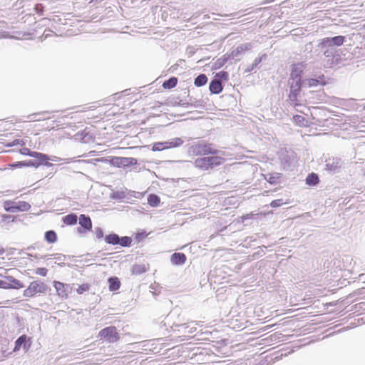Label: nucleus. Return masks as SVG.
I'll return each mask as SVG.
<instances>
[{"instance_id": "nucleus-1", "label": "nucleus", "mask_w": 365, "mask_h": 365, "mask_svg": "<svg viewBox=\"0 0 365 365\" xmlns=\"http://www.w3.org/2000/svg\"><path fill=\"white\" fill-rule=\"evenodd\" d=\"M225 155H212V156H206L197 158L194 162L195 166L202 170H207L209 169H213L215 167L222 165L225 158Z\"/></svg>"}, {"instance_id": "nucleus-2", "label": "nucleus", "mask_w": 365, "mask_h": 365, "mask_svg": "<svg viewBox=\"0 0 365 365\" xmlns=\"http://www.w3.org/2000/svg\"><path fill=\"white\" fill-rule=\"evenodd\" d=\"M189 153L195 155H225V151L216 149L211 143H198L190 146Z\"/></svg>"}, {"instance_id": "nucleus-3", "label": "nucleus", "mask_w": 365, "mask_h": 365, "mask_svg": "<svg viewBox=\"0 0 365 365\" xmlns=\"http://www.w3.org/2000/svg\"><path fill=\"white\" fill-rule=\"evenodd\" d=\"M101 162H108L110 165L117 168H125L137 164V160L134 158L128 157H109L108 159L101 158L98 160Z\"/></svg>"}, {"instance_id": "nucleus-4", "label": "nucleus", "mask_w": 365, "mask_h": 365, "mask_svg": "<svg viewBox=\"0 0 365 365\" xmlns=\"http://www.w3.org/2000/svg\"><path fill=\"white\" fill-rule=\"evenodd\" d=\"M288 86L289 88L288 100L294 106L301 105L299 101V97L300 96L302 92V82L288 81Z\"/></svg>"}, {"instance_id": "nucleus-5", "label": "nucleus", "mask_w": 365, "mask_h": 365, "mask_svg": "<svg viewBox=\"0 0 365 365\" xmlns=\"http://www.w3.org/2000/svg\"><path fill=\"white\" fill-rule=\"evenodd\" d=\"M185 143L182 138H174L164 142H157L153 143V151H162L166 149L175 148L180 147Z\"/></svg>"}, {"instance_id": "nucleus-6", "label": "nucleus", "mask_w": 365, "mask_h": 365, "mask_svg": "<svg viewBox=\"0 0 365 365\" xmlns=\"http://www.w3.org/2000/svg\"><path fill=\"white\" fill-rule=\"evenodd\" d=\"M4 208L9 212H18L28 211L31 208L29 202L25 201L6 200L4 202Z\"/></svg>"}, {"instance_id": "nucleus-7", "label": "nucleus", "mask_w": 365, "mask_h": 365, "mask_svg": "<svg viewBox=\"0 0 365 365\" xmlns=\"http://www.w3.org/2000/svg\"><path fill=\"white\" fill-rule=\"evenodd\" d=\"M46 285L41 281H34L30 283L29 287L24 291V297H32L36 294L45 293Z\"/></svg>"}, {"instance_id": "nucleus-8", "label": "nucleus", "mask_w": 365, "mask_h": 365, "mask_svg": "<svg viewBox=\"0 0 365 365\" xmlns=\"http://www.w3.org/2000/svg\"><path fill=\"white\" fill-rule=\"evenodd\" d=\"M99 336L103 338L108 343H115L120 339V335L113 326H110L101 329Z\"/></svg>"}, {"instance_id": "nucleus-9", "label": "nucleus", "mask_w": 365, "mask_h": 365, "mask_svg": "<svg viewBox=\"0 0 365 365\" xmlns=\"http://www.w3.org/2000/svg\"><path fill=\"white\" fill-rule=\"evenodd\" d=\"M345 37L343 36H336L334 37H327L322 39L321 45L322 48H334V46H339L344 42Z\"/></svg>"}, {"instance_id": "nucleus-10", "label": "nucleus", "mask_w": 365, "mask_h": 365, "mask_svg": "<svg viewBox=\"0 0 365 365\" xmlns=\"http://www.w3.org/2000/svg\"><path fill=\"white\" fill-rule=\"evenodd\" d=\"M304 70V65L302 63H294L292 66L290 76L288 81H302V74Z\"/></svg>"}, {"instance_id": "nucleus-11", "label": "nucleus", "mask_w": 365, "mask_h": 365, "mask_svg": "<svg viewBox=\"0 0 365 365\" xmlns=\"http://www.w3.org/2000/svg\"><path fill=\"white\" fill-rule=\"evenodd\" d=\"M78 219L80 225V227L77 229L78 233H84L91 230L92 221L89 216L81 214Z\"/></svg>"}, {"instance_id": "nucleus-12", "label": "nucleus", "mask_w": 365, "mask_h": 365, "mask_svg": "<svg viewBox=\"0 0 365 365\" xmlns=\"http://www.w3.org/2000/svg\"><path fill=\"white\" fill-rule=\"evenodd\" d=\"M19 153L24 155H28V156L32 157L34 158H37V159L40 160L41 161H43V160H52L46 154L36 152V151H32L27 148H23L20 149Z\"/></svg>"}, {"instance_id": "nucleus-13", "label": "nucleus", "mask_w": 365, "mask_h": 365, "mask_svg": "<svg viewBox=\"0 0 365 365\" xmlns=\"http://www.w3.org/2000/svg\"><path fill=\"white\" fill-rule=\"evenodd\" d=\"M326 169L330 172H336L341 166V160L336 157L329 158L325 160Z\"/></svg>"}, {"instance_id": "nucleus-14", "label": "nucleus", "mask_w": 365, "mask_h": 365, "mask_svg": "<svg viewBox=\"0 0 365 365\" xmlns=\"http://www.w3.org/2000/svg\"><path fill=\"white\" fill-rule=\"evenodd\" d=\"M252 48V43H245L239 45L235 49L232 50L230 54V57L232 59L239 57L245 51L250 50Z\"/></svg>"}, {"instance_id": "nucleus-15", "label": "nucleus", "mask_w": 365, "mask_h": 365, "mask_svg": "<svg viewBox=\"0 0 365 365\" xmlns=\"http://www.w3.org/2000/svg\"><path fill=\"white\" fill-rule=\"evenodd\" d=\"M54 287L59 297L66 298L69 292V286L60 282H54Z\"/></svg>"}, {"instance_id": "nucleus-16", "label": "nucleus", "mask_w": 365, "mask_h": 365, "mask_svg": "<svg viewBox=\"0 0 365 365\" xmlns=\"http://www.w3.org/2000/svg\"><path fill=\"white\" fill-rule=\"evenodd\" d=\"M187 260L186 255L182 252H175L170 257L172 264L175 266L182 265Z\"/></svg>"}, {"instance_id": "nucleus-17", "label": "nucleus", "mask_w": 365, "mask_h": 365, "mask_svg": "<svg viewBox=\"0 0 365 365\" xmlns=\"http://www.w3.org/2000/svg\"><path fill=\"white\" fill-rule=\"evenodd\" d=\"M209 90L212 94H219L223 90V86L218 79H212L209 85Z\"/></svg>"}, {"instance_id": "nucleus-18", "label": "nucleus", "mask_w": 365, "mask_h": 365, "mask_svg": "<svg viewBox=\"0 0 365 365\" xmlns=\"http://www.w3.org/2000/svg\"><path fill=\"white\" fill-rule=\"evenodd\" d=\"M49 160H43L41 161L40 160L35 158L34 160H25L26 167H34L38 168L40 165H46L47 167L52 166V163L48 162Z\"/></svg>"}, {"instance_id": "nucleus-19", "label": "nucleus", "mask_w": 365, "mask_h": 365, "mask_svg": "<svg viewBox=\"0 0 365 365\" xmlns=\"http://www.w3.org/2000/svg\"><path fill=\"white\" fill-rule=\"evenodd\" d=\"M196 324L195 322H192L187 324H173V326L176 327H179L182 329V331L183 333H188V334H192L196 331Z\"/></svg>"}, {"instance_id": "nucleus-20", "label": "nucleus", "mask_w": 365, "mask_h": 365, "mask_svg": "<svg viewBox=\"0 0 365 365\" xmlns=\"http://www.w3.org/2000/svg\"><path fill=\"white\" fill-rule=\"evenodd\" d=\"M108 287L110 291L114 292L119 289L120 287V282L116 277H109L108 279Z\"/></svg>"}, {"instance_id": "nucleus-21", "label": "nucleus", "mask_w": 365, "mask_h": 365, "mask_svg": "<svg viewBox=\"0 0 365 365\" xmlns=\"http://www.w3.org/2000/svg\"><path fill=\"white\" fill-rule=\"evenodd\" d=\"M148 269V266L144 264H135L131 268V272L133 274L140 275Z\"/></svg>"}, {"instance_id": "nucleus-22", "label": "nucleus", "mask_w": 365, "mask_h": 365, "mask_svg": "<svg viewBox=\"0 0 365 365\" xmlns=\"http://www.w3.org/2000/svg\"><path fill=\"white\" fill-rule=\"evenodd\" d=\"M62 221L67 225H74L77 223L78 216L75 213H70L62 218Z\"/></svg>"}, {"instance_id": "nucleus-23", "label": "nucleus", "mask_w": 365, "mask_h": 365, "mask_svg": "<svg viewBox=\"0 0 365 365\" xmlns=\"http://www.w3.org/2000/svg\"><path fill=\"white\" fill-rule=\"evenodd\" d=\"M305 181L307 185L309 186H315L319 182V178L317 174L312 173L307 175Z\"/></svg>"}, {"instance_id": "nucleus-24", "label": "nucleus", "mask_w": 365, "mask_h": 365, "mask_svg": "<svg viewBox=\"0 0 365 365\" xmlns=\"http://www.w3.org/2000/svg\"><path fill=\"white\" fill-rule=\"evenodd\" d=\"M6 279L9 282L11 289H20L24 287V284L12 276H6Z\"/></svg>"}, {"instance_id": "nucleus-25", "label": "nucleus", "mask_w": 365, "mask_h": 365, "mask_svg": "<svg viewBox=\"0 0 365 365\" xmlns=\"http://www.w3.org/2000/svg\"><path fill=\"white\" fill-rule=\"evenodd\" d=\"M44 239L49 244L55 243L58 240L57 234L54 230L46 231L44 234Z\"/></svg>"}, {"instance_id": "nucleus-26", "label": "nucleus", "mask_w": 365, "mask_h": 365, "mask_svg": "<svg viewBox=\"0 0 365 365\" xmlns=\"http://www.w3.org/2000/svg\"><path fill=\"white\" fill-rule=\"evenodd\" d=\"M119 235L115 233H110L105 237V241L106 243L112 245H117L119 240Z\"/></svg>"}, {"instance_id": "nucleus-27", "label": "nucleus", "mask_w": 365, "mask_h": 365, "mask_svg": "<svg viewBox=\"0 0 365 365\" xmlns=\"http://www.w3.org/2000/svg\"><path fill=\"white\" fill-rule=\"evenodd\" d=\"M178 83V78L176 77H170L169 79L163 83L162 86L165 89H171L176 86Z\"/></svg>"}, {"instance_id": "nucleus-28", "label": "nucleus", "mask_w": 365, "mask_h": 365, "mask_svg": "<svg viewBox=\"0 0 365 365\" xmlns=\"http://www.w3.org/2000/svg\"><path fill=\"white\" fill-rule=\"evenodd\" d=\"M207 80L208 78L205 74H200L195 78L194 85L197 87H201L207 83Z\"/></svg>"}, {"instance_id": "nucleus-29", "label": "nucleus", "mask_w": 365, "mask_h": 365, "mask_svg": "<svg viewBox=\"0 0 365 365\" xmlns=\"http://www.w3.org/2000/svg\"><path fill=\"white\" fill-rule=\"evenodd\" d=\"M268 178H266L267 181L272 185H276L281 178V174L279 173H269L267 175Z\"/></svg>"}, {"instance_id": "nucleus-30", "label": "nucleus", "mask_w": 365, "mask_h": 365, "mask_svg": "<svg viewBox=\"0 0 365 365\" xmlns=\"http://www.w3.org/2000/svg\"><path fill=\"white\" fill-rule=\"evenodd\" d=\"M27 341V336L24 334L20 336L16 341H15V346L14 351L19 350L22 345L26 346V343Z\"/></svg>"}, {"instance_id": "nucleus-31", "label": "nucleus", "mask_w": 365, "mask_h": 365, "mask_svg": "<svg viewBox=\"0 0 365 365\" xmlns=\"http://www.w3.org/2000/svg\"><path fill=\"white\" fill-rule=\"evenodd\" d=\"M264 56H265L264 54L261 56H259V57L256 58L255 59L254 62L251 65H250V66H248L247 67V68L245 69V72L246 73H250L252 71H254L257 67V66L262 62V58Z\"/></svg>"}, {"instance_id": "nucleus-32", "label": "nucleus", "mask_w": 365, "mask_h": 365, "mask_svg": "<svg viewBox=\"0 0 365 365\" xmlns=\"http://www.w3.org/2000/svg\"><path fill=\"white\" fill-rule=\"evenodd\" d=\"M160 202V197L155 194H150L148 197V203L152 207H157Z\"/></svg>"}, {"instance_id": "nucleus-33", "label": "nucleus", "mask_w": 365, "mask_h": 365, "mask_svg": "<svg viewBox=\"0 0 365 365\" xmlns=\"http://www.w3.org/2000/svg\"><path fill=\"white\" fill-rule=\"evenodd\" d=\"M132 243V238L130 237L124 236L119 237V240L118 245H120L123 247H130Z\"/></svg>"}, {"instance_id": "nucleus-34", "label": "nucleus", "mask_w": 365, "mask_h": 365, "mask_svg": "<svg viewBox=\"0 0 365 365\" xmlns=\"http://www.w3.org/2000/svg\"><path fill=\"white\" fill-rule=\"evenodd\" d=\"M228 60V58L226 57L225 56L218 58L215 63H214V65H213V68L215 69H219L221 67H222L225 63Z\"/></svg>"}, {"instance_id": "nucleus-35", "label": "nucleus", "mask_w": 365, "mask_h": 365, "mask_svg": "<svg viewBox=\"0 0 365 365\" xmlns=\"http://www.w3.org/2000/svg\"><path fill=\"white\" fill-rule=\"evenodd\" d=\"M228 73L222 71L217 73L214 79H218L222 83V81H227L228 79Z\"/></svg>"}, {"instance_id": "nucleus-36", "label": "nucleus", "mask_w": 365, "mask_h": 365, "mask_svg": "<svg viewBox=\"0 0 365 365\" xmlns=\"http://www.w3.org/2000/svg\"><path fill=\"white\" fill-rule=\"evenodd\" d=\"M327 49L324 51V54L326 57L327 58H331V61H334V48H331V47H329V48H326ZM331 63H333V62H331Z\"/></svg>"}, {"instance_id": "nucleus-37", "label": "nucleus", "mask_w": 365, "mask_h": 365, "mask_svg": "<svg viewBox=\"0 0 365 365\" xmlns=\"http://www.w3.org/2000/svg\"><path fill=\"white\" fill-rule=\"evenodd\" d=\"M25 142L21 140V139H16L14 140V141L11 142V143H9L6 146L7 147H13V146H15V145H20L21 146H24L25 145Z\"/></svg>"}, {"instance_id": "nucleus-38", "label": "nucleus", "mask_w": 365, "mask_h": 365, "mask_svg": "<svg viewBox=\"0 0 365 365\" xmlns=\"http://www.w3.org/2000/svg\"><path fill=\"white\" fill-rule=\"evenodd\" d=\"M285 204L284 200L282 199H277L274 200H272L270 203V206L272 207H278L282 206V205Z\"/></svg>"}, {"instance_id": "nucleus-39", "label": "nucleus", "mask_w": 365, "mask_h": 365, "mask_svg": "<svg viewBox=\"0 0 365 365\" xmlns=\"http://www.w3.org/2000/svg\"><path fill=\"white\" fill-rule=\"evenodd\" d=\"M190 103H181V105L184 107H186L187 105L193 106L195 108H197L201 106L200 102L198 101H192V98H190Z\"/></svg>"}, {"instance_id": "nucleus-40", "label": "nucleus", "mask_w": 365, "mask_h": 365, "mask_svg": "<svg viewBox=\"0 0 365 365\" xmlns=\"http://www.w3.org/2000/svg\"><path fill=\"white\" fill-rule=\"evenodd\" d=\"M317 81H319V86H324L327 83V79L323 74H321L317 77H315Z\"/></svg>"}, {"instance_id": "nucleus-41", "label": "nucleus", "mask_w": 365, "mask_h": 365, "mask_svg": "<svg viewBox=\"0 0 365 365\" xmlns=\"http://www.w3.org/2000/svg\"><path fill=\"white\" fill-rule=\"evenodd\" d=\"M10 166L12 168H23V167H26L25 160L14 162V163H11L10 165Z\"/></svg>"}, {"instance_id": "nucleus-42", "label": "nucleus", "mask_w": 365, "mask_h": 365, "mask_svg": "<svg viewBox=\"0 0 365 365\" xmlns=\"http://www.w3.org/2000/svg\"><path fill=\"white\" fill-rule=\"evenodd\" d=\"M89 289V285L88 284H83L78 287L77 289V292L78 294H83V292L88 291Z\"/></svg>"}, {"instance_id": "nucleus-43", "label": "nucleus", "mask_w": 365, "mask_h": 365, "mask_svg": "<svg viewBox=\"0 0 365 365\" xmlns=\"http://www.w3.org/2000/svg\"><path fill=\"white\" fill-rule=\"evenodd\" d=\"M47 272H48V269L46 268H44V267L37 268L36 272H35L36 274H39V275L43 276V277L46 276Z\"/></svg>"}, {"instance_id": "nucleus-44", "label": "nucleus", "mask_w": 365, "mask_h": 365, "mask_svg": "<svg viewBox=\"0 0 365 365\" xmlns=\"http://www.w3.org/2000/svg\"><path fill=\"white\" fill-rule=\"evenodd\" d=\"M307 84L309 87H317V86H319V81H317L315 78L308 79Z\"/></svg>"}, {"instance_id": "nucleus-45", "label": "nucleus", "mask_w": 365, "mask_h": 365, "mask_svg": "<svg viewBox=\"0 0 365 365\" xmlns=\"http://www.w3.org/2000/svg\"><path fill=\"white\" fill-rule=\"evenodd\" d=\"M0 288L6 289H11L9 282L7 279L6 280L0 279Z\"/></svg>"}, {"instance_id": "nucleus-46", "label": "nucleus", "mask_w": 365, "mask_h": 365, "mask_svg": "<svg viewBox=\"0 0 365 365\" xmlns=\"http://www.w3.org/2000/svg\"><path fill=\"white\" fill-rule=\"evenodd\" d=\"M95 234L98 239H101L103 237V230L101 227L95 228Z\"/></svg>"}, {"instance_id": "nucleus-47", "label": "nucleus", "mask_w": 365, "mask_h": 365, "mask_svg": "<svg viewBox=\"0 0 365 365\" xmlns=\"http://www.w3.org/2000/svg\"><path fill=\"white\" fill-rule=\"evenodd\" d=\"M135 237L137 240H141L147 237V233L145 230H140L137 232Z\"/></svg>"}, {"instance_id": "nucleus-48", "label": "nucleus", "mask_w": 365, "mask_h": 365, "mask_svg": "<svg viewBox=\"0 0 365 365\" xmlns=\"http://www.w3.org/2000/svg\"><path fill=\"white\" fill-rule=\"evenodd\" d=\"M35 10L37 14L39 15H42L43 12V6L41 4H37L35 5Z\"/></svg>"}, {"instance_id": "nucleus-49", "label": "nucleus", "mask_w": 365, "mask_h": 365, "mask_svg": "<svg viewBox=\"0 0 365 365\" xmlns=\"http://www.w3.org/2000/svg\"><path fill=\"white\" fill-rule=\"evenodd\" d=\"M0 38H14V37L11 36L7 31H1Z\"/></svg>"}, {"instance_id": "nucleus-50", "label": "nucleus", "mask_w": 365, "mask_h": 365, "mask_svg": "<svg viewBox=\"0 0 365 365\" xmlns=\"http://www.w3.org/2000/svg\"><path fill=\"white\" fill-rule=\"evenodd\" d=\"M54 255L56 256L55 259H56L58 261H63L66 258V255L61 254H56Z\"/></svg>"}, {"instance_id": "nucleus-51", "label": "nucleus", "mask_w": 365, "mask_h": 365, "mask_svg": "<svg viewBox=\"0 0 365 365\" xmlns=\"http://www.w3.org/2000/svg\"><path fill=\"white\" fill-rule=\"evenodd\" d=\"M3 220L5 221H10L11 219V221L14 220V217L9 215H2Z\"/></svg>"}, {"instance_id": "nucleus-52", "label": "nucleus", "mask_w": 365, "mask_h": 365, "mask_svg": "<svg viewBox=\"0 0 365 365\" xmlns=\"http://www.w3.org/2000/svg\"><path fill=\"white\" fill-rule=\"evenodd\" d=\"M294 118L295 119L296 121L299 122L301 120V119H303L304 118L301 115H297L294 116Z\"/></svg>"}, {"instance_id": "nucleus-53", "label": "nucleus", "mask_w": 365, "mask_h": 365, "mask_svg": "<svg viewBox=\"0 0 365 365\" xmlns=\"http://www.w3.org/2000/svg\"><path fill=\"white\" fill-rule=\"evenodd\" d=\"M113 195H114L113 197L121 198L119 192L113 193Z\"/></svg>"}, {"instance_id": "nucleus-54", "label": "nucleus", "mask_w": 365, "mask_h": 365, "mask_svg": "<svg viewBox=\"0 0 365 365\" xmlns=\"http://www.w3.org/2000/svg\"><path fill=\"white\" fill-rule=\"evenodd\" d=\"M4 252L5 250L2 247H0V255H2Z\"/></svg>"}, {"instance_id": "nucleus-55", "label": "nucleus", "mask_w": 365, "mask_h": 365, "mask_svg": "<svg viewBox=\"0 0 365 365\" xmlns=\"http://www.w3.org/2000/svg\"><path fill=\"white\" fill-rule=\"evenodd\" d=\"M58 265H60L61 267H63L65 265V263L64 262L58 263Z\"/></svg>"}, {"instance_id": "nucleus-56", "label": "nucleus", "mask_w": 365, "mask_h": 365, "mask_svg": "<svg viewBox=\"0 0 365 365\" xmlns=\"http://www.w3.org/2000/svg\"><path fill=\"white\" fill-rule=\"evenodd\" d=\"M179 163H182V162H185L184 160H179L178 161Z\"/></svg>"}, {"instance_id": "nucleus-57", "label": "nucleus", "mask_w": 365, "mask_h": 365, "mask_svg": "<svg viewBox=\"0 0 365 365\" xmlns=\"http://www.w3.org/2000/svg\"><path fill=\"white\" fill-rule=\"evenodd\" d=\"M364 108H365V106H364Z\"/></svg>"}]
</instances>
